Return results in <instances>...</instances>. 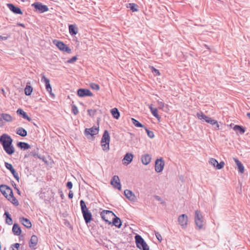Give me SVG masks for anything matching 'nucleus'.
Listing matches in <instances>:
<instances>
[{"instance_id":"nucleus-41","label":"nucleus","mask_w":250,"mask_h":250,"mask_svg":"<svg viewBox=\"0 0 250 250\" xmlns=\"http://www.w3.org/2000/svg\"><path fill=\"white\" fill-rule=\"evenodd\" d=\"M157 108H155L154 109H153L152 111H151L152 114L155 117H156L157 119H158V120H159V119L160 118V116L159 115V114H158L157 113Z\"/></svg>"},{"instance_id":"nucleus-62","label":"nucleus","mask_w":250,"mask_h":250,"mask_svg":"<svg viewBox=\"0 0 250 250\" xmlns=\"http://www.w3.org/2000/svg\"><path fill=\"white\" fill-rule=\"evenodd\" d=\"M7 39V37H2L1 36H0V40H6V39Z\"/></svg>"},{"instance_id":"nucleus-50","label":"nucleus","mask_w":250,"mask_h":250,"mask_svg":"<svg viewBox=\"0 0 250 250\" xmlns=\"http://www.w3.org/2000/svg\"><path fill=\"white\" fill-rule=\"evenodd\" d=\"M4 165H5V167H6V168L7 169L9 170L10 171L11 169H12L13 168L12 165L11 164L8 163V162H5Z\"/></svg>"},{"instance_id":"nucleus-57","label":"nucleus","mask_w":250,"mask_h":250,"mask_svg":"<svg viewBox=\"0 0 250 250\" xmlns=\"http://www.w3.org/2000/svg\"><path fill=\"white\" fill-rule=\"evenodd\" d=\"M73 193L72 191L70 190L69 192V193H68V197L70 199H72L73 198Z\"/></svg>"},{"instance_id":"nucleus-20","label":"nucleus","mask_w":250,"mask_h":250,"mask_svg":"<svg viewBox=\"0 0 250 250\" xmlns=\"http://www.w3.org/2000/svg\"><path fill=\"white\" fill-rule=\"evenodd\" d=\"M114 218L112 219V222L111 223L118 228H120L122 226V222L121 219L117 217L115 215L113 216Z\"/></svg>"},{"instance_id":"nucleus-7","label":"nucleus","mask_w":250,"mask_h":250,"mask_svg":"<svg viewBox=\"0 0 250 250\" xmlns=\"http://www.w3.org/2000/svg\"><path fill=\"white\" fill-rule=\"evenodd\" d=\"M32 6L34 7L36 11H38L40 13H42L48 11V7L45 5H43L42 3L39 2H34L32 4Z\"/></svg>"},{"instance_id":"nucleus-9","label":"nucleus","mask_w":250,"mask_h":250,"mask_svg":"<svg viewBox=\"0 0 250 250\" xmlns=\"http://www.w3.org/2000/svg\"><path fill=\"white\" fill-rule=\"evenodd\" d=\"M178 221L182 229L187 227L188 218L186 214H183L180 215L178 218Z\"/></svg>"},{"instance_id":"nucleus-30","label":"nucleus","mask_w":250,"mask_h":250,"mask_svg":"<svg viewBox=\"0 0 250 250\" xmlns=\"http://www.w3.org/2000/svg\"><path fill=\"white\" fill-rule=\"evenodd\" d=\"M111 113L113 117L116 119H118L120 117V112L117 108H114L111 110Z\"/></svg>"},{"instance_id":"nucleus-1","label":"nucleus","mask_w":250,"mask_h":250,"mask_svg":"<svg viewBox=\"0 0 250 250\" xmlns=\"http://www.w3.org/2000/svg\"><path fill=\"white\" fill-rule=\"evenodd\" d=\"M13 140L11 137L6 134H2L0 137V143L3 149L8 155H12L15 152V148L12 145Z\"/></svg>"},{"instance_id":"nucleus-49","label":"nucleus","mask_w":250,"mask_h":250,"mask_svg":"<svg viewBox=\"0 0 250 250\" xmlns=\"http://www.w3.org/2000/svg\"><path fill=\"white\" fill-rule=\"evenodd\" d=\"M197 116L200 120H202V119L204 120V118H206V115H205L202 112L197 113Z\"/></svg>"},{"instance_id":"nucleus-19","label":"nucleus","mask_w":250,"mask_h":250,"mask_svg":"<svg viewBox=\"0 0 250 250\" xmlns=\"http://www.w3.org/2000/svg\"><path fill=\"white\" fill-rule=\"evenodd\" d=\"M68 28L69 32L71 35H75L78 33L79 29L76 24H70Z\"/></svg>"},{"instance_id":"nucleus-3","label":"nucleus","mask_w":250,"mask_h":250,"mask_svg":"<svg viewBox=\"0 0 250 250\" xmlns=\"http://www.w3.org/2000/svg\"><path fill=\"white\" fill-rule=\"evenodd\" d=\"M101 218L108 224H111V222L109 220L111 217L115 216L114 213L110 210H104L100 213Z\"/></svg>"},{"instance_id":"nucleus-63","label":"nucleus","mask_w":250,"mask_h":250,"mask_svg":"<svg viewBox=\"0 0 250 250\" xmlns=\"http://www.w3.org/2000/svg\"><path fill=\"white\" fill-rule=\"evenodd\" d=\"M210 119V117L206 115V118H204V120L207 122V121L208 120V119Z\"/></svg>"},{"instance_id":"nucleus-47","label":"nucleus","mask_w":250,"mask_h":250,"mask_svg":"<svg viewBox=\"0 0 250 250\" xmlns=\"http://www.w3.org/2000/svg\"><path fill=\"white\" fill-rule=\"evenodd\" d=\"M88 115L91 116V117H93L96 112V110L95 109H88Z\"/></svg>"},{"instance_id":"nucleus-39","label":"nucleus","mask_w":250,"mask_h":250,"mask_svg":"<svg viewBox=\"0 0 250 250\" xmlns=\"http://www.w3.org/2000/svg\"><path fill=\"white\" fill-rule=\"evenodd\" d=\"M109 143L110 142L101 143L103 150L107 151L109 149Z\"/></svg>"},{"instance_id":"nucleus-31","label":"nucleus","mask_w":250,"mask_h":250,"mask_svg":"<svg viewBox=\"0 0 250 250\" xmlns=\"http://www.w3.org/2000/svg\"><path fill=\"white\" fill-rule=\"evenodd\" d=\"M207 123H209V124H210L211 125H215V129H216V130L219 129V125H218L217 122L216 120H215L214 119H212L211 118H210V119H208V120L207 121Z\"/></svg>"},{"instance_id":"nucleus-6","label":"nucleus","mask_w":250,"mask_h":250,"mask_svg":"<svg viewBox=\"0 0 250 250\" xmlns=\"http://www.w3.org/2000/svg\"><path fill=\"white\" fill-rule=\"evenodd\" d=\"M0 191L6 198H8L9 196H11L13 195L12 189L9 187L5 185H1L0 186Z\"/></svg>"},{"instance_id":"nucleus-12","label":"nucleus","mask_w":250,"mask_h":250,"mask_svg":"<svg viewBox=\"0 0 250 250\" xmlns=\"http://www.w3.org/2000/svg\"><path fill=\"white\" fill-rule=\"evenodd\" d=\"M110 184L115 188L119 190L121 189V186L120 182V179L118 176L114 175L111 180Z\"/></svg>"},{"instance_id":"nucleus-45","label":"nucleus","mask_w":250,"mask_h":250,"mask_svg":"<svg viewBox=\"0 0 250 250\" xmlns=\"http://www.w3.org/2000/svg\"><path fill=\"white\" fill-rule=\"evenodd\" d=\"M90 87L92 89L98 90L100 89V86L98 84L95 83H92L90 84Z\"/></svg>"},{"instance_id":"nucleus-16","label":"nucleus","mask_w":250,"mask_h":250,"mask_svg":"<svg viewBox=\"0 0 250 250\" xmlns=\"http://www.w3.org/2000/svg\"><path fill=\"white\" fill-rule=\"evenodd\" d=\"M124 195L131 201H135L136 200V197L134 195V194L130 190L125 189L124 191Z\"/></svg>"},{"instance_id":"nucleus-34","label":"nucleus","mask_w":250,"mask_h":250,"mask_svg":"<svg viewBox=\"0 0 250 250\" xmlns=\"http://www.w3.org/2000/svg\"><path fill=\"white\" fill-rule=\"evenodd\" d=\"M233 129L236 131H239L241 134H244L245 132V128L239 125H234Z\"/></svg>"},{"instance_id":"nucleus-21","label":"nucleus","mask_w":250,"mask_h":250,"mask_svg":"<svg viewBox=\"0 0 250 250\" xmlns=\"http://www.w3.org/2000/svg\"><path fill=\"white\" fill-rule=\"evenodd\" d=\"M110 142V136L107 130H104L101 140V143Z\"/></svg>"},{"instance_id":"nucleus-22","label":"nucleus","mask_w":250,"mask_h":250,"mask_svg":"<svg viewBox=\"0 0 250 250\" xmlns=\"http://www.w3.org/2000/svg\"><path fill=\"white\" fill-rule=\"evenodd\" d=\"M12 232L14 235L19 236L21 234V229L17 224H14L12 228Z\"/></svg>"},{"instance_id":"nucleus-54","label":"nucleus","mask_w":250,"mask_h":250,"mask_svg":"<svg viewBox=\"0 0 250 250\" xmlns=\"http://www.w3.org/2000/svg\"><path fill=\"white\" fill-rule=\"evenodd\" d=\"M158 104L160 109H163L165 106V104L161 101H158Z\"/></svg>"},{"instance_id":"nucleus-18","label":"nucleus","mask_w":250,"mask_h":250,"mask_svg":"<svg viewBox=\"0 0 250 250\" xmlns=\"http://www.w3.org/2000/svg\"><path fill=\"white\" fill-rule=\"evenodd\" d=\"M20 222L27 229H30L32 227V224L30 220L24 217L20 218Z\"/></svg>"},{"instance_id":"nucleus-17","label":"nucleus","mask_w":250,"mask_h":250,"mask_svg":"<svg viewBox=\"0 0 250 250\" xmlns=\"http://www.w3.org/2000/svg\"><path fill=\"white\" fill-rule=\"evenodd\" d=\"M84 220L86 224L92 220V214L89 210L82 212Z\"/></svg>"},{"instance_id":"nucleus-29","label":"nucleus","mask_w":250,"mask_h":250,"mask_svg":"<svg viewBox=\"0 0 250 250\" xmlns=\"http://www.w3.org/2000/svg\"><path fill=\"white\" fill-rule=\"evenodd\" d=\"M16 133L17 134L22 137H25L27 134L26 130L22 127L18 128L17 130Z\"/></svg>"},{"instance_id":"nucleus-28","label":"nucleus","mask_w":250,"mask_h":250,"mask_svg":"<svg viewBox=\"0 0 250 250\" xmlns=\"http://www.w3.org/2000/svg\"><path fill=\"white\" fill-rule=\"evenodd\" d=\"M17 146L21 149H24V150L29 149L30 148V146L27 143L20 142L17 143Z\"/></svg>"},{"instance_id":"nucleus-59","label":"nucleus","mask_w":250,"mask_h":250,"mask_svg":"<svg viewBox=\"0 0 250 250\" xmlns=\"http://www.w3.org/2000/svg\"><path fill=\"white\" fill-rule=\"evenodd\" d=\"M15 189L17 190L18 194H21V191L17 187H15Z\"/></svg>"},{"instance_id":"nucleus-8","label":"nucleus","mask_w":250,"mask_h":250,"mask_svg":"<svg viewBox=\"0 0 250 250\" xmlns=\"http://www.w3.org/2000/svg\"><path fill=\"white\" fill-rule=\"evenodd\" d=\"M41 81L42 82H43L45 83V88H46V89L47 90V91H48L50 95L52 97H54L55 96V95L52 93V87H51V86L50 84V80L49 79H48L47 78H46L45 75H42V79H41Z\"/></svg>"},{"instance_id":"nucleus-43","label":"nucleus","mask_w":250,"mask_h":250,"mask_svg":"<svg viewBox=\"0 0 250 250\" xmlns=\"http://www.w3.org/2000/svg\"><path fill=\"white\" fill-rule=\"evenodd\" d=\"M210 164L216 167L218 161L214 158H211L209 161Z\"/></svg>"},{"instance_id":"nucleus-10","label":"nucleus","mask_w":250,"mask_h":250,"mask_svg":"<svg viewBox=\"0 0 250 250\" xmlns=\"http://www.w3.org/2000/svg\"><path fill=\"white\" fill-rule=\"evenodd\" d=\"M165 163L162 158L158 159L155 161V169L157 172H161L164 169Z\"/></svg>"},{"instance_id":"nucleus-35","label":"nucleus","mask_w":250,"mask_h":250,"mask_svg":"<svg viewBox=\"0 0 250 250\" xmlns=\"http://www.w3.org/2000/svg\"><path fill=\"white\" fill-rule=\"evenodd\" d=\"M133 155L131 153H126L124 158V160H126L127 161V164H128L129 163H130L133 159Z\"/></svg>"},{"instance_id":"nucleus-32","label":"nucleus","mask_w":250,"mask_h":250,"mask_svg":"<svg viewBox=\"0 0 250 250\" xmlns=\"http://www.w3.org/2000/svg\"><path fill=\"white\" fill-rule=\"evenodd\" d=\"M1 117L2 119L6 122H10L12 121V117L11 116L8 114L6 113H2L1 114Z\"/></svg>"},{"instance_id":"nucleus-38","label":"nucleus","mask_w":250,"mask_h":250,"mask_svg":"<svg viewBox=\"0 0 250 250\" xmlns=\"http://www.w3.org/2000/svg\"><path fill=\"white\" fill-rule=\"evenodd\" d=\"M80 206L81 208L82 212L88 210L86 207L85 203L83 200H81L80 201Z\"/></svg>"},{"instance_id":"nucleus-60","label":"nucleus","mask_w":250,"mask_h":250,"mask_svg":"<svg viewBox=\"0 0 250 250\" xmlns=\"http://www.w3.org/2000/svg\"><path fill=\"white\" fill-rule=\"evenodd\" d=\"M30 155H31V156H34V157H36V156H37V155H38V154H36V153L33 152H31V153H30Z\"/></svg>"},{"instance_id":"nucleus-26","label":"nucleus","mask_w":250,"mask_h":250,"mask_svg":"<svg viewBox=\"0 0 250 250\" xmlns=\"http://www.w3.org/2000/svg\"><path fill=\"white\" fill-rule=\"evenodd\" d=\"M17 113L19 115L22 116L23 118L27 120L28 121H30L31 120V118L28 116L26 112L21 108L17 110Z\"/></svg>"},{"instance_id":"nucleus-15","label":"nucleus","mask_w":250,"mask_h":250,"mask_svg":"<svg viewBox=\"0 0 250 250\" xmlns=\"http://www.w3.org/2000/svg\"><path fill=\"white\" fill-rule=\"evenodd\" d=\"M7 6L10 9V10L13 12L14 14L21 15L23 14L22 11L20 8L15 6L12 3H7Z\"/></svg>"},{"instance_id":"nucleus-5","label":"nucleus","mask_w":250,"mask_h":250,"mask_svg":"<svg viewBox=\"0 0 250 250\" xmlns=\"http://www.w3.org/2000/svg\"><path fill=\"white\" fill-rule=\"evenodd\" d=\"M53 42L60 50L67 53H70L71 52V49L63 42L56 40H54Z\"/></svg>"},{"instance_id":"nucleus-51","label":"nucleus","mask_w":250,"mask_h":250,"mask_svg":"<svg viewBox=\"0 0 250 250\" xmlns=\"http://www.w3.org/2000/svg\"><path fill=\"white\" fill-rule=\"evenodd\" d=\"M154 197V198H155V199L156 200L160 202L162 204H165V202L163 201V200L160 196H159L158 195H155Z\"/></svg>"},{"instance_id":"nucleus-55","label":"nucleus","mask_w":250,"mask_h":250,"mask_svg":"<svg viewBox=\"0 0 250 250\" xmlns=\"http://www.w3.org/2000/svg\"><path fill=\"white\" fill-rule=\"evenodd\" d=\"M12 175H13V176L14 177V178L18 181H19V180H20V178H19V175H18V173L15 171L14 172H13V173H12Z\"/></svg>"},{"instance_id":"nucleus-33","label":"nucleus","mask_w":250,"mask_h":250,"mask_svg":"<svg viewBox=\"0 0 250 250\" xmlns=\"http://www.w3.org/2000/svg\"><path fill=\"white\" fill-rule=\"evenodd\" d=\"M8 200H9L13 205L15 206H18L19 205V201L14 196V195H12L11 196H9L8 198H7Z\"/></svg>"},{"instance_id":"nucleus-23","label":"nucleus","mask_w":250,"mask_h":250,"mask_svg":"<svg viewBox=\"0 0 250 250\" xmlns=\"http://www.w3.org/2000/svg\"><path fill=\"white\" fill-rule=\"evenodd\" d=\"M142 163L145 165H148L151 161V156L149 154H145L141 158Z\"/></svg>"},{"instance_id":"nucleus-2","label":"nucleus","mask_w":250,"mask_h":250,"mask_svg":"<svg viewBox=\"0 0 250 250\" xmlns=\"http://www.w3.org/2000/svg\"><path fill=\"white\" fill-rule=\"evenodd\" d=\"M137 247L141 250H149V247L144 239L139 235L135 236Z\"/></svg>"},{"instance_id":"nucleus-56","label":"nucleus","mask_w":250,"mask_h":250,"mask_svg":"<svg viewBox=\"0 0 250 250\" xmlns=\"http://www.w3.org/2000/svg\"><path fill=\"white\" fill-rule=\"evenodd\" d=\"M66 187H67L68 188L71 189L73 187V184L72 182L70 181L67 182V183H66Z\"/></svg>"},{"instance_id":"nucleus-53","label":"nucleus","mask_w":250,"mask_h":250,"mask_svg":"<svg viewBox=\"0 0 250 250\" xmlns=\"http://www.w3.org/2000/svg\"><path fill=\"white\" fill-rule=\"evenodd\" d=\"M151 70L153 72L155 73L156 75L159 76L160 75L159 71L158 69L154 68V67L152 66L151 67Z\"/></svg>"},{"instance_id":"nucleus-46","label":"nucleus","mask_w":250,"mask_h":250,"mask_svg":"<svg viewBox=\"0 0 250 250\" xmlns=\"http://www.w3.org/2000/svg\"><path fill=\"white\" fill-rule=\"evenodd\" d=\"M78 58L76 56L73 57L67 61V62L68 63H72L77 60Z\"/></svg>"},{"instance_id":"nucleus-58","label":"nucleus","mask_w":250,"mask_h":250,"mask_svg":"<svg viewBox=\"0 0 250 250\" xmlns=\"http://www.w3.org/2000/svg\"><path fill=\"white\" fill-rule=\"evenodd\" d=\"M3 125V119L1 118H0V127L2 126Z\"/></svg>"},{"instance_id":"nucleus-44","label":"nucleus","mask_w":250,"mask_h":250,"mask_svg":"<svg viewBox=\"0 0 250 250\" xmlns=\"http://www.w3.org/2000/svg\"><path fill=\"white\" fill-rule=\"evenodd\" d=\"M72 112L75 115H77L79 113L78 109L75 105H72Z\"/></svg>"},{"instance_id":"nucleus-13","label":"nucleus","mask_w":250,"mask_h":250,"mask_svg":"<svg viewBox=\"0 0 250 250\" xmlns=\"http://www.w3.org/2000/svg\"><path fill=\"white\" fill-rule=\"evenodd\" d=\"M99 132V127L95 126L92 127L90 128H86L84 131L85 135H90L93 136L96 135Z\"/></svg>"},{"instance_id":"nucleus-11","label":"nucleus","mask_w":250,"mask_h":250,"mask_svg":"<svg viewBox=\"0 0 250 250\" xmlns=\"http://www.w3.org/2000/svg\"><path fill=\"white\" fill-rule=\"evenodd\" d=\"M77 94L79 97H84L85 96H92L93 94L87 89H79L77 91Z\"/></svg>"},{"instance_id":"nucleus-36","label":"nucleus","mask_w":250,"mask_h":250,"mask_svg":"<svg viewBox=\"0 0 250 250\" xmlns=\"http://www.w3.org/2000/svg\"><path fill=\"white\" fill-rule=\"evenodd\" d=\"M131 121L133 123V124L136 127H144L145 128V126L143 125L141 123H140L138 121L135 119L134 118H131Z\"/></svg>"},{"instance_id":"nucleus-25","label":"nucleus","mask_w":250,"mask_h":250,"mask_svg":"<svg viewBox=\"0 0 250 250\" xmlns=\"http://www.w3.org/2000/svg\"><path fill=\"white\" fill-rule=\"evenodd\" d=\"M233 160L238 167L239 172L241 173H243L244 172V167L243 164L237 158H234Z\"/></svg>"},{"instance_id":"nucleus-42","label":"nucleus","mask_w":250,"mask_h":250,"mask_svg":"<svg viewBox=\"0 0 250 250\" xmlns=\"http://www.w3.org/2000/svg\"><path fill=\"white\" fill-rule=\"evenodd\" d=\"M224 165L225 163L223 161H221L219 163L218 162L217 165L216 166V168L217 169H221L224 167Z\"/></svg>"},{"instance_id":"nucleus-37","label":"nucleus","mask_w":250,"mask_h":250,"mask_svg":"<svg viewBox=\"0 0 250 250\" xmlns=\"http://www.w3.org/2000/svg\"><path fill=\"white\" fill-rule=\"evenodd\" d=\"M129 6H127L128 8H129L132 12L137 11L138 9L137 8L138 5L133 3H130L128 4Z\"/></svg>"},{"instance_id":"nucleus-61","label":"nucleus","mask_w":250,"mask_h":250,"mask_svg":"<svg viewBox=\"0 0 250 250\" xmlns=\"http://www.w3.org/2000/svg\"><path fill=\"white\" fill-rule=\"evenodd\" d=\"M60 193H61L60 196H61V198L62 199H63L64 198V195H63L62 192L61 191L60 192Z\"/></svg>"},{"instance_id":"nucleus-64","label":"nucleus","mask_w":250,"mask_h":250,"mask_svg":"<svg viewBox=\"0 0 250 250\" xmlns=\"http://www.w3.org/2000/svg\"><path fill=\"white\" fill-rule=\"evenodd\" d=\"M149 108L150 110L151 111H152L153 109H154L155 108H153L152 106V105H150L149 106Z\"/></svg>"},{"instance_id":"nucleus-40","label":"nucleus","mask_w":250,"mask_h":250,"mask_svg":"<svg viewBox=\"0 0 250 250\" xmlns=\"http://www.w3.org/2000/svg\"><path fill=\"white\" fill-rule=\"evenodd\" d=\"M147 133L148 136L150 138H153L154 137V134L153 131L148 130L146 127L144 128Z\"/></svg>"},{"instance_id":"nucleus-4","label":"nucleus","mask_w":250,"mask_h":250,"mask_svg":"<svg viewBox=\"0 0 250 250\" xmlns=\"http://www.w3.org/2000/svg\"><path fill=\"white\" fill-rule=\"evenodd\" d=\"M194 220L196 225L198 227L199 229H202L204 222L203 218L201 212L198 210H196L195 211Z\"/></svg>"},{"instance_id":"nucleus-24","label":"nucleus","mask_w":250,"mask_h":250,"mask_svg":"<svg viewBox=\"0 0 250 250\" xmlns=\"http://www.w3.org/2000/svg\"><path fill=\"white\" fill-rule=\"evenodd\" d=\"M32 91H33V88L31 86L30 82L27 83L26 86L24 89L25 94L27 96H29L31 95Z\"/></svg>"},{"instance_id":"nucleus-48","label":"nucleus","mask_w":250,"mask_h":250,"mask_svg":"<svg viewBox=\"0 0 250 250\" xmlns=\"http://www.w3.org/2000/svg\"><path fill=\"white\" fill-rule=\"evenodd\" d=\"M155 234L158 240L160 242H161L162 240V237L161 235L158 232H157L156 231H155Z\"/></svg>"},{"instance_id":"nucleus-52","label":"nucleus","mask_w":250,"mask_h":250,"mask_svg":"<svg viewBox=\"0 0 250 250\" xmlns=\"http://www.w3.org/2000/svg\"><path fill=\"white\" fill-rule=\"evenodd\" d=\"M20 247V244L15 243L14 245L11 246V248H12V250H18V249Z\"/></svg>"},{"instance_id":"nucleus-27","label":"nucleus","mask_w":250,"mask_h":250,"mask_svg":"<svg viewBox=\"0 0 250 250\" xmlns=\"http://www.w3.org/2000/svg\"><path fill=\"white\" fill-rule=\"evenodd\" d=\"M4 216L5 217V223L8 225H11L13 224V220L9 212L5 211Z\"/></svg>"},{"instance_id":"nucleus-14","label":"nucleus","mask_w":250,"mask_h":250,"mask_svg":"<svg viewBox=\"0 0 250 250\" xmlns=\"http://www.w3.org/2000/svg\"><path fill=\"white\" fill-rule=\"evenodd\" d=\"M38 242V238L36 235H33L29 242V246L32 250L36 249V246Z\"/></svg>"}]
</instances>
